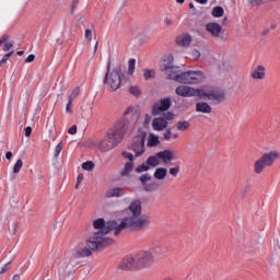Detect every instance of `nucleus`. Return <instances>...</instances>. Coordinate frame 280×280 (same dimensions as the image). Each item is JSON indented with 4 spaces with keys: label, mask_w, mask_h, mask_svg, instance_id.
Wrapping results in <instances>:
<instances>
[{
    "label": "nucleus",
    "mask_w": 280,
    "mask_h": 280,
    "mask_svg": "<svg viewBox=\"0 0 280 280\" xmlns=\"http://www.w3.org/2000/svg\"><path fill=\"white\" fill-rule=\"evenodd\" d=\"M124 115V118L116 121L98 142L97 149L100 152H109L113 148H117V145L124 141V137L135 130L141 117V112L138 108L129 107Z\"/></svg>",
    "instance_id": "nucleus-1"
},
{
    "label": "nucleus",
    "mask_w": 280,
    "mask_h": 280,
    "mask_svg": "<svg viewBox=\"0 0 280 280\" xmlns=\"http://www.w3.org/2000/svg\"><path fill=\"white\" fill-rule=\"evenodd\" d=\"M160 71L165 72L166 80H173L179 84H198L200 80L205 79V72L197 71H180V67L174 66V55L164 56L160 61Z\"/></svg>",
    "instance_id": "nucleus-2"
},
{
    "label": "nucleus",
    "mask_w": 280,
    "mask_h": 280,
    "mask_svg": "<svg viewBox=\"0 0 280 280\" xmlns=\"http://www.w3.org/2000/svg\"><path fill=\"white\" fill-rule=\"evenodd\" d=\"M129 211L131 215L126 217L120 222V228L130 229V231H143L147 226H150V219L141 217V200H133L129 205Z\"/></svg>",
    "instance_id": "nucleus-3"
},
{
    "label": "nucleus",
    "mask_w": 280,
    "mask_h": 280,
    "mask_svg": "<svg viewBox=\"0 0 280 280\" xmlns=\"http://www.w3.org/2000/svg\"><path fill=\"white\" fill-rule=\"evenodd\" d=\"M93 226L97 232H94L92 237L98 236L102 238L103 244L110 246L112 244H115V241L113 238L106 237L110 231H114V235H119L124 230L121 228V224L115 220L107 221L103 218L96 219L93 221Z\"/></svg>",
    "instance_id": "nucleus-4"
},
{
    "label": "nucleus",
    "mask_w": 280,
    "mask_h": 280,
    "mask_svg": "<svg viewBox=\"0 0 280 280\" xmlns=\"http://www.w3.org/2000/svg\"><path fill=\"white\" fill-rule=\"evenodd\" d=\"M176 95L179 97H207L208 100H215L217 102H223L226 97L222 91H210L206 92L202 89H195L187 85H179L175 89Z\"/></svg>",
    "instance_id": "nucleus-5"
},
{
    "label": "nucleus",
    "mask_w": 280,
    "mask_h": 280,
    "mask_svg": "<svg viewBox=\"0 0 280 280\" xmlns=\"http://www.w3.org/2000/svg\"><path fill=\"white\" fill-rule=\"evenodd\" d=\"M108 245L104 244V241L98 236H91L85 243H79L75 249V257H90L93 255L94 250H100V248H104Z\"/></svg>",
    "instance_id": "nucleus-6"
},
{
    "label": "nucleus",
    "mask_w": 280,
    "mask_h": 280,
    "mask_svg": "<svg viewBox=\"0 0 280 280\" xmlns=\"http://www.w3.org/2000/svg\"><path fill=\"white\" fill-rule=\"evenodd\" d=\"M148 138V132L139 129L137 135L131 139L128 144V150L135 152L136 156H143L145 154V139Z\"/></svg>",
    "instance_id": "nucleus-7"
},
{
    "label": "nucleus",
    "mask_w": 280,
    "mask_h": 280,
    "mask_svg": "<svg viewBox=\"0 0 280 280\" xmlns=\"http://www.w3.org/2000/svg\"><path fill=\"white\" fill-rule=\"evenodd\" d=\"M103 83L108 86V91H117L121 86V66L114 68L109 75L105 73Z\"/></svg>",
    "instance_id": "nucleus-8"
},
{
    "label": "nucleus",
    "mask_w": 280,
    "mask_h": 280,
    "mask_svg": "<svg viewBox=\"0 0 280 280\" xmlns=\"http://www.w3.org/2000/svg\"><path fill=\"white\" fill-rule=\"evenodd\" d=\"M277 152L265 153L258 161L255 162V174H261L265 167H270L277 161Z\"/></svg>",
    "instance_id": "nucleus-9"
},
{
    "label": "nucleus",
    "mask_w": 280,
    "mask_h": 280,
    "mask_svg": "<svg viewBox=\"0 0 280 280\" xmlns=\"http://www.w3.org/2000/svg\"><path fill=\"white\" fill-rule=\"evenodd\" d=\"M154 264V256L152 252H140L136 256V266L137 268H148Z\"/></svg>",
    "instance_id": "nucleus-10"
},
{
    "label": "nucleus",
    "mask_w": 280,
    "mask_h": 280,
    "mask_svg": "<svg viewBox=\"0 0 280 280\" xmlns=\"http://www.w3.org/2000/svg\"><path fill=\"white\" fill-rule=\"evenodd\" d=\"M170 108H172V98L165 97L153 104L151 114L153 117H158L160 113H165Z\"/></svg>",
    "instance_id": "nucleus-11"
},
{
    "label": "nucleus",
    "mask_w": 280,
    "mask_h": 280,
    "mask_svg": "<svg viewBox=\"0 0 280 280\" xmlns=\"http://www.w3.org/2000/svg\"><path fill=\"white\" fill-rule=\"evenodd\" d=\"M139 180L144 191H149V192L156 191L161 187V185L158 182L148 183V180H152V175H150L149 173L142 174L139 177Z\"/></svg>",
    "instance_id": "nucleus-12"
},
{
    "label": "nucleus",
    "mask_w": 280,
    "mask_h": 280,
    "mask_svg": "<svg viewBox=\"0 0 280 280\" xmlns=\"http://www.w3.org/2000/svg\"><path fill=\"white\" fill-rule=\"evenodd\" d=\"M120 270H137V260L133 257L127 256L122 258L121 262L119 264Z\"/></svg>",
    "instance_id": "nucleus-13"
},
{
    "label": "nucleus",
    "mask_w": 280,
    "mask_h": 280,
    "mask_svg": "<svg viewBox=\"0 0 280 280\" xmlns=\"http://www.w3.org/2000/svg\"><path fill=\"white\" fill-rule=\"evenodd\" d=\"M126 190L121 187L112 188L106 191L105 196L106 198H121V196H125Z\"/></svg>",
    "instance_id": "nucleus-14"
},
{
    "label": "nucleus",
    "mask_w": 280,
    "mask_h": 280,
    "mask_svg": "<svg viewBox=\"0 0 280 280\" xmlns=\"http://www.w3.org/2000/svg\"><path fill=\"white\" fill-rule=\"evenodd\" d=\"M206 30L212 35V36H220L222 33V26L218 23H208L206 25Z\"/></svg>",
    "instance_id": "nucleus-15"
},
{
    "label": "nucleus",
    "mask_w": 280,
    "mask_h": 280,
    "mask_svg": "<svg viewBox=\"0 0 280 280\" xmlns=\"http://www.w3.org/2000/svg\"><path fill=\"white\" fill-rule=\"evenodd\" d=\"M158 159H162L163 163H170V161H174V152L170 150L160 151L156 153Z\"/></svg>",
    "instance_id": "nucleus-16"
},
{
    "label": "nucleus",
    "mask_w": 280,
    "mask_h": 280,
    "mask_svg": "<svg viewBox=\"0 0 280 280\" xmlns=\"http://www.w3.org/2000/svg\"><path fill=\"white\" fill-rule=\"evenodd\" d=\"M212 108H211V105H209V103L207 102H199V103H196V112L197 113H203L206 115H209L212 113Z\"/></svg>",
    "instance_id": "nucleus-17"
},
{
    "label": "nucleus",
    "mask_w": 280,
    "mask_h": 280,
    "mask_svg": "<svg viewBox=\"0 0 280 280\" xmlns=\"http://www.w3.org/2000/svg\"><path fill=\"white\" fill-rule=\"evenodd\" d=\"M152 126H153V130H165V128H167V120H165V118L161 117V118H154L152 121Z\"/></svg>",
    "instance_id": "nucleus-18"
},
{
    "label": "nucleus",
    "mask_w": 280,
    "mask_h": 280,
    "mask_svg": "<svg viewBox=\"0 0 280 280\" xmlns=\"http://www.w3.org/2000/svg\"><path fill=\"white\" fill-rule=\"evenodd\" d=\"M252 78L254 80H264L266 78V68L264 66H258L253 70Z\"/></svg>",
    "instance_id": "nucleus-19"
},
{
    "label": "nucleus",
    "mask_w": 280,
    "mask_h": 280,
    "mask_svg": "<svg viewBox=\"0 0 280 280\" xmlns=\"http://www.w3.org/2000/svg\"><path fill=\"white\" fill-rule=\"evenodd\" d=\"M151 253H154V255H158V257H165L167 255V248L161 247V245L156 243H152Z\"/></svg>",
    "instance_id": "nucleus-20"
},
{
    "label": "nucleus",
    "mask_w": 280,
    "mask_h": 280,
    "mask_svg": "<svg viewBox=\"0 0 280 280\" xmlns=\"http://www.w3.org/2000/svg\"><path fill=\"white\" fill-rule=\"evenodd\" d=\"M9 39H10V35H8V34L2 35V37L0 38V47L4 43L3 51H10V49H12V47H14V40L8 42Z\"/></svg>",
    "instance_id": "nucleus-21"
},
{
    "label": "nucleus",
    "mask_w": 280,
    "mask_h": 280,
    "mask_svg": "<svg viewBox=\"0 0 280 280\" xmlns=\"http://www.w3.org/2000/svg\"><path fill=\"white\" fill-rule=\"evenodd\" d=\"M176 43L179 47H189V45H191V35L185 34L183 37H178Z\"/></svg>",
    "instance_id": "nucleus-22"
},
{
    "label": "nucleus",
    "mask_w": 280,
    "mask_h": 280,
    "mask_svg": "<svg viewBox=\"0 0 280 280\" xmlns=\"http://www.w3.org/2000/svg\"><path fill=\"white\" fill-rule=\"evenodd\" d=\"M153 176L158 180H165V178L167 177V168H165V167L156 168Z\"/></svg>",
    "instance_id": "nucleus-23"
},
{
    "label": "nucleus",
    "mask_w": 280,
    "mask_h": 280,
    "mask_svg": "<svg viewBox=\"0 0 280 280\" xmlns=\"http://www.w3.org/2000/svg\"><path fill=\"white\" fill-rule=\"evenodd\" d=\"M147 165L149 167H158V165H161V160L159 155H151L147 159Z\"/></svg>",
    "instance_id": "nucleus-24"
},
{
    "label": "nucleus",
    "mask_w": 280,
    "mask_h": 280,
    "mask_svg": "<svg viewBox=\"0 0 280 280\" xmlns=\"http://www.w3.org/2000/svg\"><path fill=\"white\" fill-rule=\"evenodd\" d=\"M159 143H161V141L159 140V137L154 136L153 133H150L149 139H148V147L156 148V145H159Z\"/></svg>",
    "instance_id": "nucleus-25"
},
{
    "label": "nucleus",
    "mask_w": 280,
    "mask_h": 280,
    "mask_svg": "<svg viewBox=\"0 0 280 280\" xmlns=\"http://www.w3.org/2000/svg\"><path fill=\"white\" fill-rule=\"evenodd\" d=\"M132 167H135V162H127L125 167L121 170L120 175L128 176V174L132 172Z\"/></svg>",
    "instance_id": "nucleus-26"
},
{
    "label": "nucleus",
    "mask_w": 280,
    "mask_h": 280,
    "mask_svg": "<svg viewBox=\"0 0 280 280\" xmlns=\"http://www.w3.org/2000/svg\"><path fill=\"white\" fill-rule=\"evenodd\" d=\"M155 75H156V71H154V70H150V69H144L143 70V78L147 81L148 80H154Z\"/></svg>",
    "instance_id": "nucleus-27"
},
{
    "label": "nucleus",
    "mask_w": 280,
    "mask_h": 280,
    "mask_svg": "<svg viewBox=\"0 0 280 280\" xmlns=\"http://www.w3.org/2000/svg\"><path fill=\"white\" fill-rule=\"evenodd\" d=\"M212 16H214L215 19L224 16V9L222 7H214L212 10Z\"/></svg>",
    "instance_id": "nucleus-28"
},
{
    "label": "nucleus",
    "mask_w": 280,
    "mask_h": 280,
    "mask_svg": "<svg viewBox=\"0 0 280 280\" xmlns=\"http://www.w3.org/2000/svg\"><path fill=\"white\" fill-rule=\"evenodd\" d=\"M189 121L184 120V121H178L176 125L177 130H180L182 132H185V130L189 129Z\"/></svg>",
    "instance_id": "nucleus-29"
},
{
    "label": "nucleus",
    "mask_w": 280,
    "mask_h": 280,
    "mask_svg": "<svg viewBox=\"0 0 280 280\" xmlns=\"http://www.w3.org/2000/svg\"><path fill=\"white\" fill-rule=\"evenodd\" d=\"M82 170L93 172V170H95V163H93V161H86L82 164Z\"/></svg>",
    "instance_id": "nucleus-30"
},
{
    "label": "nucleus",
    "mask_w": 280,
    "mask_h": 280,
    "mask_svg": "<svg viewBox=\"0 0 280 280\" xmlns=\"http://www.w3.org/2000/svg\"><path fill=\"white\" fill-rule=\"evenodd\" d=\"M137 65V60L136 59H129L128 61V73L129 75H133L135 74V67Z\"/></svg>",
    "instance_id": "nucleus-31"
},
{
    "label": "nucleus",
    "mask_w": 280,
    "mask_h": 280,
    "mask_svg": "<svg viewBox=\"0 0 280 280\" xmlns=\"http://www.w3.org/2000/svg\"><path fill=\"white\" fill-rule=\"evenodd\" d=\"M149 170H150V167L148 165V162H144L141 165H139L138 167H136L137 174H141L143 172H149Z\"/></svg>",
    "instance_id": "nucleus-32"
},
{
    "label": "nucleus",
    "mask_w": 280,
    "mask_h": 280,
    "mask_svg": "<svg viewBox=\"0 0 280 280\" xmlns=\"http://www.w3.org/2000/svg\"><path fill=\"white\" fill-rule=\"evenodd\" d=\"M78 95H80V86H77V88L73 89L71 94L68 96V100L70 102H73V100H75V97H78Z\"/></svg>",
    "instance_id": "nucleus-33"
},
{
    "label": "nucleus",
    "mask_w": 280,
    "mask_h": 280,
    "mask_svg": "<svg viewBox=\"0 0 280 280\" xmlns=\"http://www.w3.org/2000/svg\"><path fill=\"white\" fill-rule=\"evenodd\" d=\"M22 167H23V160L20 159L16 161V163L13 166V174H19Z\"/></svg>",
    "instance_id": "nucleus-34"
},
{
    "label": "nucleus",
    "mask_w": 280,
    "mask_h": 280,
    "mask_svg": "<svg viewBox=\"0 0 280 280\" xmlns=\"http://www.w3.org/2000/svg\"><path fill=\"white\" fill-rule=\"evenodd\" d=\"M65 148V144H62V142H59L56 148H55V153L54 156L55 159H58V156H60V152H62V149Z\"/></svg>",
    "instance_id": "nucleus-35"
},
{
    "label": "nucleus",
    "mask_w": 280,
    "mask_h": 280,
    "mask_svg": "<svg viewBox=\"0 0 280 280\" xmlns=\"http://www.w3.org/2000/svg\"><path fill=\"white\" fill-rule=\"evenodd\" d=\"M129 93L137 97V96L141 95V90L138 86H130Z\"/></svg>",
    "instance_id": "nucleus-36"
},
{
    "label": "nucleus",
    "mask_w": 280,
    "mask_h": 280,
    "mask_svg": "<svg viewBox=\"0 0 280 280\" xmlns=\"http://www.w3.org/2000/svg\"><path fill=\"white\" fill-rule=\"evenodd\" d=\"M13 54L14 51L5 54L0 60V67H3L4 62H8V60H10V56H12Z\"/></svg>",
    "instance_id": "nucleus-37"
},
{
    "label": "nucleus",
    "mask_w": 280,
    "mask_h": 280,
    "mask_svg": "<svg viewBox=\"0 0 280 280\" xmlns=\"http://www.w3.org/2000/svg\"><path fill=\"white\" fill-rule=\"evenodd\" d=\"M162 118L165 119V121H172V119H174V114L172 112H168L164 114Z\"/></svg>",
    "instance_id": "nucleus-38"
},
{
    "label": "nucleus",
    "mask_w": 280,
    "mask_h": 280,
    "mask_svg": "<svg viewBox=\"0 0 280 280\" xmlns=\"http://www.w3.org/2000/svg\"><path fill=\"white\" fill-rule=\"evenodd\" d=\"M122 156H124V159H128L129 162H132V160L135 159V155H132V153H130L128 151H124Z\"/></svg>",
    "instance_id": "nucleus-39"
},
{
    "label": "nucleus",
    "mask_w": 280,
    "mask_h": 280,
    "mask_svg": "<svg viewBox=\"0 0 280 280\" xmlns=\"http://www.w3.org/2000/svg\"><path fill=\"white\" fill-rule=\"evenodd\" d=\"M178 172H180L179 166L170 168L171 176H178Z\"/></svg>",
    "instance_id": "nucleus-40"
},
{
    "label": "nucleus",
    "mask_w": 280,
    "mask_h": 280,
    "mask_svg": "<svg viewBox=\"0 0 280 280\" xmlns=\"http://www.w3.org/2000/svg\"><path fill=\"white\" fill-rule=\"evenodd\" d=\"M82 180H84V174L80 173L77 177V185H75V189H78V187H80Z\"/></svg>",
    "instance_id": "nucleus-41"
},
{
    "label": "nucleus",
    "mask_w": 280,
    "mask_h": 280,
    "mask_svg": "<svg viewBox=\"0 0 280 280\" xmlns=\"http://www.w3.org/2000/svg\"><path fill=\"white\" fill-rule=\"evenodd\" d=\"M165 141H172V129H166V132L164 133Z\"/></svg>",
    "instance_id": "nucleus-42"
},
{
    "label": "nucleus",
    "mask_w": 280,
    "mask_h": 280,
    "mask_svg": "<svg viewBox=\"0 0 280 280\" xmlns=\"http://www.w3.org/2000/svg\"><path fill=\"white\" fill-rule=\"evenodd\" d=\"M78 3H80V0H73L72 1V5L70 8L71 14H73V12H75V9L78 8Z\"/></svg>",
    "instance_id": "nucleus-43"
},
{
    "label": "nucleus",
    "mask_w": 280,
    "mask_h": 280,
    "mask_svg": "<svg viewBox=\"0 0 280 280\" xmlns=\"http://www.w3.org/2000/svg\"><path fill=\"white\" fill-rule=\"evenodd\" d=\"M19 230V222H14L11 228L12 235H16V231Z\"/></svg>",
    "instance_id": "nucleus-44"
},
{
    "label": "nucleus",
    "mask_w": 280,
    "mask_h": 280,
    "mask_svg": "<svg viewBox=\"0 0 280 280\" xmlns=\"http://www.w3.org/2000/svg\"><path fill=\"white\" fill-rule=\"evenodd\" d=\"M85 38L88 40H93V32L91 30H85Z\"/></svg>",
    "instance_id": "nucleus-45"
},
{
    "label": "nucleus",
    "mask_w": 280,
    "mask_h": 280,
    "mask_svg": "<svg viewBox=\"0 0 280 280\" xmlns=\"http://www.w3.org/2000/svg\"><path fill=\"white\" fill-rule=\"evenodd\" d=\"M69 135H77L78 133V126L73 125L68 130Z\"/></svg>",
    "instance_id": "nucleus-46"
},
{
    "label": "nucleus",
    "mask_w": 280,
    "mask_h": 280,
    "mask_svg": "<svg viewBox=\"0 0 280 280\" xmlns=\"http://www.w3.org/2000/svg\"><path fill=\"white\" fill-rule=\"evenodd\" d=\"M71 104H73V101H69L66 105V113H73V110L71 109Z\"/></svg>",
    "instance_id": "nucleus-47"
},
{
    "label": "nucleus",
    "mask_w": 280,
    "mask_h": 280,
    "mask_svg": "<svg viewBox=\"0 0 280 280\" xmlns=\"http://www.w3.org/2000/svg\"><path fill=\"white\" fill-rule=\"evenodd\" d=\"M10 270V262H7L0 270V275H3V272H8Z\"/></svg>",
    "instance_id": "nucleus-48"
},
{
    "label": "nucleus",
    "mask_w": 280,
    "mask_h": 280,
    "mask_svg": "<svg viewBox=\"0 0 280 280\" xmlns=\"http://www.w3.org/2000/svg\"><path fill=\"white\" fill-rule=\"evenodd\" d=\"M33 60H36V55L31 54L26 57L25 62H32Z\"/></svg>",
    "instance_id": "nucleus-49"
},
{
    "label": "nucleus",
    "mask_w": 280,
    "mask_h": 280,
    "mask_svg": "<svg viewBox=\"0 0 280 280\" xmlns=\"http://www.w3.org/2000/svg\"><path fill=\"white\" fill-rule=\"evenodd\" d=\"M24 135L25 137H32V127L24 128Z\"/></svg>",
    "instance_id": "nucleus-50"
},
{
    "label": "nucleus",
    "mask_w": 280,
    "mask_h": 280,
    "mask_svg": "<svg viewBox=\"0 0 280 280\" xmlns=\"http://www.w3.org/2000/svg\"><path fill=\"white\" fill-rule=\"evenodd\" d=\"M192 57L195 60H198V58H200V51H198V49L192 50Z\"/></svg>",
    "instance_id": "nucleus-51"
},
{
    "label": "nucleus",
    "mask_w": 280,
    "mask_h": 280,
    "mask_svg": "<svg viewBox=\"0 0 280 280\" xmlns=\"http://www.w3.org/2000/svg\"><path fill=\"white\" fill-rule=\"evenodd\" d=\"M165 23H166V25H173L174 24V22L170 19V18H166L165 19Z\"/></svg>",
    "instance_id": "nucleus-52"
},
{
    "label": "nucleus",
    "mask_w": 280,
    "mask_h": 280,
    "mask_svg": "<svg viewBox=\"0 0 280 280\" xmlns=\"http://www.w3.org/2000/svg\"><path fill=\"white\" fill-rule=\"evenodd\" d=\"M5 159H7L8 161H10V160L12 159V152H11V151H9V152L5 153Z\"/></svg>",
    "instance_id": "nucleus-53"
},
{
    "label": "nucleus",
    "mask_w": 280,
    "mask_h": 280,
    "mask_svg": "<svg viewBox=\"0 0 280 280\" xmlns=\"http://www.w3.org/2000/svg\"><path fill=\"white\" fill-rule=\"evenodd\" d=\"M269 34H270V30L269 28L262 31V33H261L262 36H268Z\"/></svg>",
    "instance_id": "nucleus-54"
},
{
    "label": "nucleus",
    "mask_w": 280,
    "mask_h": 280,
    "mask_svg": "<svg viewBox=\"0 0 280 280\" xmlns=\"http://www.w3.org/2000/svg\"><path fill=\"white\" fill-rule=\"evenodd\" d=\"M197 3H201V5L207 4V0H195Z\"/></svg>",
    "instance_id": "nucleus-55"
},
{
    "label": "nucleus",
    "mask_w": 280,
    "mask_h": 280,
    "mask_svg": "<svg viewBox=\"0 0 280 280\" xmlns=\"http://www.w3.org/2000/svg\"><path fill=\"white\" fill-rule=\"evenodd\" d=\"M106 73H108V75H110V61L108 62V65H107V72Z\"/></svg>",
    "instance_id": "nucleus-56"
},
{
    "label": "nucleus",
    "mask_w": 280,
    "mask_h": 280,
    "mask_svg": "<svg viewBox=\"0 0 280 280\" xmlns=\"http://www.w3.org/2000/svg\"><path fill=\"white\" fill-rule=\"evenodd\" d=\"M12 280H21V276L14 275V276L12 277Z\"/></svg>",
    "instance_id": "nucleus-57"
},
{
    "label": "nucleus",
    "mask_w": 280,
    "mask_h": 280,
    "mask_svg": "<svg viewBox=\"0 0 280 280\" xmlns=\"http://www.w3.org/2000/svg\"><path fill=\"white\" fill-rule=\"evenodd\" d=\"M188 8H190V10H196V7H194V3H192V2H190V3L188 4Z\"/></svg>",
    "instance_id": "nucleus-58"
},
{
    "label": "nucleus",
    "mask_w": 280,
    "mask_h": 280,
    "mask_svg": "<svg viewBox=\"0 0 280 280\" xmlns=\"http://www.w3.org/2000/svg\"><path fill=\"white\" fill-rule=\"evenodd\" d=\"M23 54H25V51H23V50H19V51L16 52L18 56H23Z\"/></svg>",
    "instance_id": "nucleus-59"
},
{
    "label": "nucleus",
    "mask_w": 280,
    "mask_h": 280,
    "mask_svg": "<svg viewBox=\"0 0 280 280\" xmlns=\"http://www.w3.org/2000/svg\"><path fill=\"white\" fill-rule=\"evenodd\" d=\"M270 30H277V24H271Z\"/></svg>",
    "instance_id": "nucleus-60"
},
{
    "label": "nucleus",
    "mask_w": 280,
    "mask_h": 280,
    "mask_svg": "<svg viewBox=\"0 0 280 280\" xmlns=\"http://www.w3.org/2000/svg\"><path fill=\"white\" fill-rule=\"evenodd\" d=\"M97 45H98V43L96 42L95 46H94V51H97Z\"/></svg>",
    "instance_id": "nucleus-61"
},
{
    "label": "nucleus",
    "mask_w": 280,
    "mask_h": 280,
    "mask_svg": "<svg viewBox=\"0 0 280 280\" xmlns=\"http://www.w3.org/2000/svg\"><path fill=\"white\" fill-rule=\"evenodd\" d=\"M177 3H185V0H176Z\"/></svg>",
    "instance_id": "nucleus-62"
},
{
    "label": "nucleus",
    "mask_w": 280,
    "mask_h": 280,
    "mask_svg": "<svg viewBox=\"0 0 280 280\" xmlns=\"http://www.w3.org/2000/svg\"><path fill=\"white\" fill-rule=\"evenodd\" d=\"M173 139H178V133L173 135Z\"/></svg>",
    "instance_id": "nucleus-63"
}]
</instances>
